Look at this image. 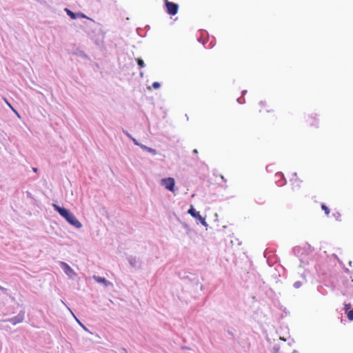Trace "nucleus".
<instances>
[{"label": "nucleus", "instance_id": "f257e3e1", "mask_svg": "<svg viewBox=\"0 0 353 353\" xmlns=\"http://www.w3.org/2000/svg\"><path fill=\"white\" fill-rule=\"evenodd\" d=\"M52 206L54 209L58 212L59 214L63 217L70 225L78 229L82 227V224L72 212L64 208L59 206L57 204H53Z\"/></svg>", "mask_w": 353, "mask_h": 353}, {"label": "nucleus", "instance_id": "f03ea898", "mask_svg": "<svg viewBox=\"0 0 353 353\" xmlns=\"http://www.w3.org/2000/svg\"><path fill=\"white\" fill-rule=\"evenodd\" d=\"M165 4L169 14L175 15L178 12L179 6L176 3L165 0Z\"/></svg>", "mask_w": 353, "mask_h": 353}, {"label": "nucleus", "instance_id": "7ed1b4c3", "mask_svg": "<svg viewBox=\"0 0 353 353\" xmlns=\"http://www.w3.org/2000/svg\"><path fill=\"white\" fill-rule=\"evenodd\" d=\"M161 185H163L165 189L174 192L175 181L172 177L165 178L161 180Z\"/></svg>", "mask_w": 353, "mask_h": 353}, {"label": "nucleus", "instance_id": "20e7f679", "mask_svg": "<svg viewBox=\"0 0 353 353\" xmlns=\"http://www.w3.org/2000/svg\"><path fill=\"white\" fill-rule=\"evenodd\" d=\"M188 214H190L192 216L196 218L199 220L202 225H206V222L205 219L200 214L199 212H196V210L191 206V208L188 211Z\"/></svg>", "mask_w": 353, "mask_h": 353}, {"label": "nucleus", "instance_id": "39448f33", "mask_svg": "<svg viewBox=\"0 0 353 353\" xmlns=\"http://www.w3.org/2000/svg\"><path fill=\"white\" fill-rule=\"evenodd\" d=\"M24 320V312H20L17 316L11 318L6 321L10 322L13 325L23 322Z\"/></svg>", "mask_w": 353, "mask_h": 353}, {"label": "nucleus", "instance_id": "423d86ee", "mask_svg": "<svg viewBox=\"0 0 353 353\" xmlns=\"http://www.w3.org/2000/svg\"><path fill=\"white\" fill-rule=\"evenodd\" d=\"M61 265L65 273L70 277H72L76 275L74 271L65 262H61Z\"/></svg>", "mask_w": 353, "mask_h": 353}, {"label": "nucleus", "instance_id": "0eeeda50", "mask_svg": "<svg viewBox=\"0 0 353 353\" xmlns=\"http://www.w3.org/2000/svg\"><path fill=\"white\" fill-rule=\"evenodd\" d=\"M93 279L98 283H103L105 286H108L110 283L108 282L105 278L94 276Z\"/></svg>", "mask_w": 353, "mask_h": 353}, {"label": "nucleus", "instance_id": "6e6552de", "mask_svg": "<svg viewBox=\"0 0 353 353\" xmlns=\"http://www.w3.org/2000/svg\"><path fill=\"white\" fill-rule=\"evenodd\" d=\"M258 108H259V112H262L263 111H265L267 112H270V110L267 109V105L263 101H261V102L259 103Z\"/></svg>", "mask_w": 353, "mask_h": 353}, {"label": "nucleus", "instance_id": "1a4fd4ad", "mask_svg": "<svg viewBox=\"0 0 353 353\" xmlns=\"http://www.w3.org/2000/svg\"><path fill=\"white\" fill-rule=\"evenodd\" d=\"M65 11L66 12L67 14L72 19H77V13L73 12L68 8H65Z\"/></svg>", "mask_w": 353, "mask_h": 353}, {"label": "nucleus", "instance_id": "9d476101", "mask_svg": "<svg viewBox=\"0 0 353 353\" xmlns=\"http://www.w3.org/2000/svg\"><path fill=\"white\" fill-rule=\"evenodd\" d=\"M316 119L315 117L310 116L308 117L307 122L310 125H315Z\"/></svg>", "mask_w": 353, "mask_h": 353}, {"label": "nucleus", "instance_id": "9b49d317", "mask_svg": "<svg viewBox=\"0 0 353 353\" xmlns=\"http://www.w3.org/2000/svg\"><path fill=\"white\" fill-rule=\"evenodd\" d=\"M321 209L325 212L327 216L330 214V210L325 204L321 205Z\"/></svg>", "mask_w": 353, "mask_h": 353}, {"label": "nucleus", "instance_id": "f8f14e48", "mask_svg": "<svg viewBox=\"0 0 353 353\" xmlns=\"http://www.w3.org/2000/svg\"><path fill=\"white\" fill-rule=\"evenodd\" d=\"M347 316L350 321H353V310L347 312Z\"/></svg>", "mask_w": 353, "mask_h": 353}, {"label": "nucleus", "instance_id": "ddd939ff", "mask_svg": "<svg viewBox=\"0 0 353 353\" xmlns=\"http://www.w3.org/2000/svg\"><path fill=\"white\" fill-rule=\"evenodd\" d=\"M137 61L139 68H143L145 66L144 61L141 59H137Z\"/></svg>", "mask_w": 353, "mask_h": 353}, {"label": "nucleus", "instance_id": "4468645a", "mask_svg": "<svg viewBox=\"0 0 353 353\" xmlns=\"http://www.w3.org/2000/svg\"><path fill=\"white\" fill-rule=\"evenodd\" d=\"M350 307H351V304L350 303H345V305H344V310L345 311H349V310H350Z\"/></svg>", "mask_w": 353, "mask_h": 353}, {"label": "nucleus", "instance_id": "2eb2a0df", "mask_svg": "<svg viewBox=\"0 0 353 353\" xmlns=\"http://www.w3.org/2000/svg\"><path fill=\"white\" fill-rule=\"evenodd\" d=\"M152 87L154 89H158L160 88V83L159 82H154L152 83Z\"/></svg>", "mask_w": 353, "mask_h": 353}, {"label": "nucleus", "instance_id": "dca6fc26", "mask_svg": "<svg viewBox=\"0 0 353 353\" xmlns=\"http://www.w3.org/2000/svg\"><path fill=\"white\" fill-rule=\"evenodd\" d=\"M144 148L148 151L149 152H151L153 154H156V151L154 150V149H152V148H147V147H144Z\"/></svg>", "mask_w": 353, "mask_h": 353}, {"label": "nucleus", "instance_id": "f3484780", "mask_svg": "<svg viewBox=\"0 0 353 353\" xmlns=\"http://www.w3.org/2000/svg\"><path fill=\"white\" fill-rule=\"evenodd\" d=\"M77 18L80 17V18L88 19V17H87L83 13L78 12V13H77Z\"/></svg>", "mask_w": 353, "mask_h": 353}, {"label": "nucleus", "instance_id": "a211bd4d", "mask_svg": "<svg viewBox=\"0 0 353 353\" xmlns=\"http://www.w3.org/2000/svg\"><path fill=\"white\" fill-rule=\"evenodd\" d=\"M4 101L6 102V103L8 104V105L14 111L17 113V112L14 110V109L13 108V107L11 105V104L7 101L6 99H4Z\"/></svg>", "mask_w": 353, "mask_h": 353}, {"label": "nucleus", "instance_id": "6ab92c4d", "mask_svg": "<svg viewBox=\"0 0 353 353\" xmlns=\"http://www.w3.org/2000/svg\"><path fill=\"white\" fill-rule=\"evenodd\" d=\"M276 176L277 177H280V178H283V174L281 173V172H278L276 174Z\"/></svg>", "mask_w": 353, "mask_h": 353}, {"label": "nucleus", "instance_id": "aec40b11", "mask_svg": "<svg viewBox=\"0 0 353 353\" xmlns=\"http://www.w3.org/2000/svg\"><path fill=\"white\" fill-rule=\"evenodd\" d=\"M300 285H301V283H300V282H296V283H294V286H295L296 288H299V287H300Z\"/></svg>", "mask_w": 353, "mask_h": 353}, {"label": "nucleus", "instance_id": "412c9836", "mask_svg": "<svg viewBox=\"0 0 353 353\" xmlns=\"http://www.w3.org/2000/svg\"><path fill=\"white\" fill-rule=\"evenodd\" d=\"M32 170H33L34 172H37V171H38L37 168H33Z\"/></svg>", "mask_w": 353, "mask_h": 353}, {"label": "nucleus", "instance_id": "4be33fe9", "mask_svg": "<svg viewBox=\"0 0 353 353\" xmlns=\"http://www.w3.org/2000/svg\"><path fill=\"white\" fill-rule=\"evenodd\" d=\"M193 153H194V154H198V150H197L196 149H194V150H193Z\"/></svg>", "mask_w": 353, "mask_h": 353}, {"label": "nucleus", "instance_id": "5701e85b", "mask_svg": "<svg viewBox=\"0 0 353 353\" xmlns=\"http://www.w3.org/2000/svg\"><path fill=\"white\" fill-rule=\"evenodd\" d=\"M350 285L353 288V280L350 281Z\"/></svg>", "mask_w": 353, "mask_h": 353}, {"label": "nucleus", "instance_id": "b1692460", "mask_svg": "<svg viewBox=\"0 0 353 353\" xmlns=\"http://www.w3.org/2000/svg\"><path fill=\"white\" fill-rule=\"evenodd\" d=\"M0 290H2V291L6 290V289L4 288L1 287V285H0Z\"/></svg>", "mask_w": 353, "mask_h": 353}, {"label": "nucleus", "instance_id": "393cba45", "mask_svg": "<svg viewBox=\"0 0 353 353\" xmlns=\"http://www.w3.org/2000/svg\"><path fill=\"white\" fill-rule=\"evenodd\" d=\"M221 178L223 181H225V177H224L223 175H221Z\"/></svg>", "mask_w": 353, "mask_h": 353}, {"label": "nucleus", "instance_id": "a878e982", "mask_svg": "<svg viewBox=\"0 0 353 353\" xmlns=\"http://www.w3.org/2000/svg\"><path fill=\"white\" fill-rule=\"evenodd\" d=\"M341 216V214L338 213V215H336V217Z\"/></svg>", "mask_w": 353, "mask_h": 353}, {"label": "nucleus", "instance_id": "bb28decb", "mask_svg": "<svg viewBox=\"0 0 353 353\" xmlns=\"http://www.w3.org/2000/svg\"><path fill=\"white\" fill-rule=\"evenodd\" d=\"M341 216V214L338 213V215H336V217Z\"/></svg>", "mask_w": 353, "mask_h": 353}, {"label": "nucleus", "instance_id": "cd10ccee", "mask_svg": "<svg viewBox=\"0 0 353 353\" xmlns=\"http://www.w3.org/2000/svg\"><path fill=\"white\" fill-rule=\"evenodd\" d=\"M299 184L297 183L294 187H299Z\"/></svg>", "mask_w": 353, "mask_h": 353}]
</instances>
